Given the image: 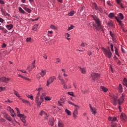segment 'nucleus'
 <instances>
[{
    "label": "nucleus",
    "mask_w": 127,
    "mask_h": 127,
    "mask_svg": "<svg viewBox=\"0 0 127 127\" xmlns=\"http://www.w3.org/2000/svg\"><path fill=\"white\" fill-rule=\"evenodd\" d=\"M74 11H70V12H69L68 14V15H69V16H73V15H74Z\"/></svg>",
    "instance_id": "37"
},
{
    "label": "nucleus",
    "mask_w": 127,
    "mask_h": 127,
    "mask_svg": "<svg viewBox=\"0 0 127 127\" xmlns=\"http://www.w3.org/2000/svg\"><path fill=\"white\" fill-rule=\"evenodd\" d=\"M116 2H117L118 4H121L122 3V0H116Z\"/></svg>",
    "instance_id": "55"
},
{
    "label": "nucleus",
    "mask_w": 127,
    "mask_h": 127,
    "mask_svg": "<svg viewBox=\"0 0 127 127\" xmlns=\"http://www.w3.org/2000/svg\"><path fill=\"white\" fill-rule=\"evenodd\" d=\"M2 31H3V33H7V30H6V29H3V30H2Z\"/></svg>",
    "instance_id": "59"
},
{
    "label": "nucleus",
    "mask_w": 127,
    "mask_h": 127,
    "mask_svg": "<svg viewBox=\"0 0 127 127\" xmlns=\"http://www.w3.org/2000/svg\"><path fill=\"white\" fill-rule=\"evenodd\" d=\"M68 103L69 104V105H72V106H74V107H78L77 105H76L75 104H73L71 101H68Z\"/></svg>",
    "instance_id": "50"
},
{
    "label": "nucleus",
    "mask_w": 127,
    "mask_h": 127,
    "mask_svg": "<svg viewBox=\"0 0 127 127\" xmlns=\"http://www.w3.org/2000/svg\"><path fill=\"white\" fill-rule=\"evenodd\" d=\"M10 79V78L4 76H2L0 78V81H1V82H3V83H8V81H9Z\"/></svg>",
    "instance_id": "11"
},
{
    "label": "nucleus",
    "mask_w": 127,
    "mask_h": 127,
    "mask_svg": "<svg viewBox=\"0 0 127 127\" xmlns=\"http://www.w3.org/2000/svg\"><path fill=\"white\" fill-rule=\"evenodd\" d=\"M40 73L41 74V75L43 77L44 76V75H45L46 74V70H42L41 72H40Z\"/></svg>",
    "instance_id": "34"
},
{
    "label": "nucleus",
    "mask_w": 127,
    "mask_h": 127,
    "mask_svg": "<svg viewBox=\"0 0 127 127\" xmlns=\"http://www.w3.org/2000/svg\"><path fill=\"white\" fill-rule=\"evenodd\" d=\"M78 68H79V70L80 71L81 73H82V74H86V72H87L86 68L84 67L82 68L81 66H78Z\"/></svg>",
    "instance_id": "16"
},
{
    "label": "nucleus",
    "mask_w": 127,
    "mask_h": 127,
    "mask_svg": "<svg viewBox=\"0 0 127 127\" xmlns=\"http://www.w3.org/2000/svg\"><path fill=\"white\" fill-rule=\"evenodd\" d=\"M3 118H4V119H6V120L8 121L9 122H11V121H12L11 117H10V116H9L8 114L6 113H3Z\"/></svg>",
    "instance_id": "13"
},
{
    "label": "nucleus",
    "mask_w": 127,
    "mask_h": 127,
    "mask_svg": "<svg viewBox=\"0 0 127 127\" xmlns=\"http://www.w3.org/2000/svg\"><path fill=\"white\" fill-rule=\"evenodd\" d=\"M58 127H64V124H63L61 122H59L58 123Z\"/></svg>",
    "instance_id": "36"
},
{
    "label": "nucleus",
    "mask_w": 127,
    "mask_h": 127,
    "mask_svg": "<svg viewBox=\"0 0 127 127\" xmlns=\"http://www.w3.org/2000/svg\"><path fill=\"white\" fill-rule=\"evenodd\" d=\"M6 27L8 29V30H10L11 29H12V28H13V25H12V24L7 25L6 26Z\"/></svg>",
    "instance_id": "20"
},
{
    "label": "nucleus",
    "mask_w": 127,
    "mask_h": 127,
    "mask_svg": "<svg viewBox=\"0 0 127 127\" xmlns=\"http://www.w3.org/2000/svg\"><path fill=\"white\" fill-rule=\"evenodd\" d=\"M7 110L9 111V112H10V113H11V117L14 118V116H15V113H14V111L13 110V109H11V107L8 106L7 108Z\"/></svg>",
    "instance_id": "12"
},
{
    "label": "nucleus",
    "mask_w": 127,
    "mask_h": 127,
    "mask_svg": "<svg viewBox=\"0 0 127 127\" xmlns=\"http://www.w3.org/2000/svg\"><path fill=\"white\" fill-rule=\"evenodd\" d=\"M102 49L106 57H107L109 59H111L112 57V52H111V50H110V48H109L108 50L105 49V48H102Z\"/></svg>",
    "instance_id": "5"
},
{
    "label": "nucleus",
    "mask_w": 127,
    "mask_h": 127,
    "mask_svg": "<svg viewBox=\"0 0 127 127\" xmlns=\"http://www.w3.org/2000/svg\"><path fill=\"white\" fill-rule=\"evenodd\" d=\"M42 89L41 88H39L38 89V93L37 94V97L36 98V101L37 102V104L38 106H40L42 103H43V101H44V98L42 97H40V99H39V95H40V91H41Z\"/></svg>",
    "instance_id": "3"
},
{
    "label": "nucleus",
    "mask_w": 127,
    "mask_h": 127,
    "mask_svg": "<svg viewBox=\"0 0 127 127\" xmlns=\"http://www.w3.org/2000/svg\"><path fill=\"white\" fill-rule=\"evenodd\" d=\"M91 78L93 80H97L98 78H100V75L98 73L92 72L91 73Z\"/></svg>",
    "instance_id": "10"
},
{
    "label": "nucleus",
    "mask_w": 127,
    "mask_h": 127,
    "mask_svg": "<svg viewBox=\"0 0 127 127\" xmlns=\"http://www.w3.org/2000/svg\"><path fill=\"white\" fill-rule=\"evenodd\" d=\"M57 62H56V64H58V63H60L61 60L59 58L56 59Z\"/></svg>",
    "instance_id": "58"
},
{
    "label": "nucleus",
    "mask_w": 127,
    "mask_h": 127,
    "mask_svg": "<svg viewBox=\"0 0 127 127\" xmlns=\"http://www.w3.org/2000/svg\"><path fill=\"white\" fill-rule=\"evenodd\" d=\"M18 9L21 13H23V14L25 13V11H24V10L22 9V8H21V7H19Z\"/></svg>",
    "instance_id": "27"
},
{
    "label": "nucleus",
    "mask_w": 127,
    "mask_h": 127,
    "mask_svg": "<svg viewBox=\"0 0 127 127\" xmlns=\"http://www.w3.org/2000/svg\"><path fill=\"white\" fill-rule=\"evenodd\" d=\"M15 110L17 111V115H19V114H20V112L19 111V109H18V108L16 107Z\"/></svg>",
    "instance_id": "48"
},
{
    "label": "nucleus",
    "mask_w": 127,
    "mask_h": 127,
    "mask_svg": "<svg viewBox=\"0 0 127 127\" xmlns=\"http://www.w3.org/2000/svg\"><path fill=\"white\" fill-rule=\"evenodd\" d=\"M2 48H4L6 47V45L5 43H3L2 45L1 46Z\"/></svg>",
    "instance_id": "61"
},
{
    "label": "nucleus",
    "mask_w": 127,
    "mask_h": 127,
    "mask_svg": "<svg viewBox=\"0 0 127 127\" xmlns=\"http://www.w3.org/2000/svg\"><path fill=\"white\" fill-rule=\"evenodd\" d=\"M115 54L117 55L118 56H120V54H119V51L118 50V48L117 47H115Z\"/></svg>",
    "instance_id": "31"
},
{
    "label": "nucleus",
    "mask_w": 127,
    "mask_h": 127,
    "mask_svg": "<svg viewBox=\"0 0 127 127\" xmlns=\"http://www.w3.org/2000/svg\"><path fill=\"white\" fill-rule=\"evenodd\" d=\"M109 121H111L112 122H116L117 121V118L116 117H109Z\"/></svg>",
    "instance_id": "25"
},
{
    "label": "nucleus",
    "mask_w": 127,
    "mask_h": 127,
    "mask_svg": "<svg viewBox=\"0 0 127 127\" xmlns=\"http://www.w3.org/2000/svg\"><path fill=\"white\" fill-rule=\"evenodd\" d=\"M31 40H32L31 38L29 37V38H27L26 41V42H31Z\"/></svg>",
    "instance_id": "42"
},
{
    "label": "nucleus",
    "mask_w": 127,
    "mask_h": 127,
    "mask_svg": "<svg viewBox=\"0 0 127 127\" xmlns=\"http://www.w3.org/2000/svg\"><path fill=\"white\" fill-rule=\"evenodd\" d=\"M108 25H109V26H111L112 27H113V26H114V25L113 24V23H112V22H109L107 23Z\"/></svg>",
    "instance_id": "47"
},
{
    "label": "nucleus",
    "mask_w": 127,
    "mask_h": 127,
    "mask_svg": "<svg viewBox=\"0 0 127 127\" xmlns=\"http://www.w3.org/2000/svg\"><path fill=\"white\" fill-rule=\"evenodd\" d=\"M125 102V99L124 98V96H122L118 100V104L119 105V109L121 111L122 110V108H121V106L123 104V103Z\"/></svg>",
    "instance_id": "8"
},
{
    "label": "nucleus",
    "mask_w": 127,
    "mask_h": 127,
    "mask_svg": "<svg viewBox=\"0 0 127 127\" xmlns=\"http://www.w3.org/2000/svg\"><path fill=\"white\" fill-rule=\"evenodd\" d=\"M45 96H46V93L44 92L42 93V96L41 97H42L43 98V97H45Z\"/></svg>",
    "instance_id": "64"
},
{
    "label": "nucleus",
    "mask_w": 127,
    "mask_h": 127,
    "mask_svg": "<svg viewBox=\"0 0 127 127\" xmlns=\"http://www.w3.org/2000/svg\"><path fill=\"white\" fill-rule=\"evenodd\" d=\"M80 46H81L82 47H85V46H87V44L82 43L80 45Z\"/></svg>",
    "instance_id": "49"
},
{
    "label": "nucleus",
    "mask_w": 127,
    "mask_h": 127,
    "mask_svg": "<svg viewBox=\"0 0 127 127\" xmlns=\"http://www.w3.org/2000/svg\"><path fill=\"white\" fill-rule=\"evenodd\" d=\"M38 26V24H36L33 27V30L34 31H36L37 30V27Z\"/></svg>",
    "instance_id": "32"
},
{
    "label": "nucleus",
    "mask_w": 127,
    "mask_h": 127,
    "mask_svg": "<svg viewBox=\"0 0 127 127\" xmlns=\"http://www.w3.org/2000/svg\"><path fill=\"white\" fill-rule=\"evenodd\" d=\"M59 80H60V81H61V83H64V79H63L62 77H61V75H60V74L59 75V77H58Z\"/></svg>",
    "instance_id": "30"
},
{
    "label": "nucleus",
    "mask_w": 127,
    "mask_h": 127,
    "mask_svg": "<svg viewBox=\"0 0 127 127\" xmlns=\"http://www.w3.org/2000/svg\"><path fill=\"white\" fill-rule=\"evenodd\" d=\"M124 14L122 13H119L118 14V17L115 16V19H116L117 21L119 23V25L121 26V28H123V26L124 25V23H123V22L121 20H123L124 19Z\"/></svg>",
    "instance_id": "2"
},
{
    "label": "nucleus",
    "mask_w": 127,
    "mask_h": 127,
    "mask_svg": "<svg viewBox=\"0 0 127 127\" xmlns=\"http://www.w3.org/2000/svg\"><path fill=\"white\" fill-rule=\"evenodd\" d=\"M41 77H43V76H42V74H41V73L40 72V73H39L37 74V78L38 79H40V78H41Z\"/></svg>",
    "instance_id": "41"
},
{
    "label": "nucleus",
    "mask_w": 127,
    "mask_h": 127,
    "mask_svg": "<svg viewBox=\"0 0 127 127\" xmlns=\"http://www.w3.org/2000/svg\"><path fill=\"white\" fill-rule=\"evenodd\" d=\"M120 118L123 122H126V120H127V116L125 113H122L120 116Z\"/></svg>",
    "instance_id": "15"
},
{
    "label": "nucleus",
    "mask_w": 127,
    "mask_h": 127,
    "mask_svg": "<svg viewBox=\"0 0 127 127\" xmlns=\"http://www.w3.org/2000/svg\"><path fill=\"white\" fill-rule=\"evenodd\" d=\"M26 97H27V98H28V99H30L31 100H32V95H30L29 94H27Z\"/></svg>",
    "instance_id": "46"
},
{
    "label": "nucleus",
    "mask_w": 127,
    "mask_h": 127,
    "mask_svg": "<svg viewBox=\"0 0 127 127\" xmlns=\"http://www.w3.org/2000/svg\"><path fill=\"white\" fill-rule=\"evenodd\" d=\"M67 94L68 95H69V96H72V97H75V96L74 95V93H73V92H68L67 93Z\"/></svg>",
    "instance_id": "44"
},
{
    "label": "nucleus",
    "mask_w": 127,
    "mask_h": 127,
    "mask_svg": "<svg viewBox=\"0 0 127 127\" xmlns=\"http://www.w3.org/2000/svg\"><path fill=\"white\" fill-rule=\"evenodd\" d=\"M91 111L92 115H96V114H97V109H96V108H93L92 109H91Z\"/></svg>",
    "instance_id": "24"
},
{
    "label": "nucleus",
    "mask_w": 127,
    "mask_h": 127,
    "mask_svg": "<svg viewBox=\"0 0 127 127\" xmlns=\"http://www.w3.org/2000/svg\"><path fill=\"white\" fill-rule=\"evenodd\" d=\"M56 79V77L55 76H52L49 78V79L47 80V86H49L51 83H53L54 82V80Z\"/></svg>",
    "instance_id": "9"
},
{
    "label": "nucleus",
    "mask_w": 127,
    "mask_h": 127,
    "mask_svg": "<svg viewBox=\"0 0 127 127\" xmlns=\"http://www.w3.org/2000/svg\"><path fill=\"white\" fill-rule=\"evenodd\" d=\"M9 103V104H11L12 103V101L9 100V99H7V100L5 101V103Z\"/></svg>",
    "instance_id": "53"
},
{
    "label": "nucleus",
    "mask_w": 127,
    "mask_h": 127,
    "mask_svg": "<svg viewBox=\"0 0 127 127\" xmlns=\"http://www.w3.org/2000/svg\"><path fill=\"white\" fill-rule=\"evenodd\" d=\"M61 83L62 85H63V86H64V89H67V86L65 84V80H64V83H63L62 82H61Z\"/></svg>",
    "instance_id": "38"
},
{
    "label": "nucleus",
    "mask_w": 127,
    "mask_h": 127,
    "mask_svg": "<svg viewBox=\"0 0 127 127\" xmlns=\"http://www.w3.org/2000/svg\"><path fill=\"white\" fill-rule=\"evenodd\" d=\"M101 89L105 93H107V92H108V89L104 86H101Z\"/></svg>",
    "instance_id": "26"
},
{
    "label": "nucleus",
    "mask_w": 127,
    "mask_h": 127,
    "mask_svg": "<svg viewBox=\"0 0 127 127\" xmlns=\"http://www.w3.org/2000/svg\"><path fill=\"white\" fill-rule=\"evenodd\" d=\"M4 21V20H3V19L0 17V22H1V23H3Z\"/></svg>",
    "instance_id": "63"
},
{
    "label": "nucleus",
    "mask_w": 127,
    "mask_h": 127,
    "mask_svg": "<svg viewBox=\"0 0 127 127\" xmlns=\"http://www.w3.org/2000/svg\"><path fill=\"white\" fill-rule=\"evenodd\" d=\"M65 112L67 114L68 116H71V112L67 109H65Z\"/></svg>",
    "instance_id": "40"
},
{
    "label": "nucleus",
    "mask_w": 127,
    "mask_h": 127,
    "mask_svg": "<svg viewBox=\"0 0 127 127\" xmlns=\"http://www.w3.org/2000/svg\"><path fill=\"white\" fill-rule=\"evenodd\" d=\"M44 119L45 121H48L49 119L48 124L50 126H52L54 125V119L53 118L49 116L48 114H47L44 116Z\"/></svg>",
    "instance_id": "4"
},
{
    "label": "nucleus",
    "mask_w": 127,
    "mask_h": 127,
    "mask_svg": "<svg viewBox=\"0 0 127 127\" xmlns=\"http://www.w3.org/2000/svg\"><path fill=\"white\" fill-rule=\"evenodd\" d=\"M111 51H114V45L113 44H110Z\"/></svg>",
    "instance_id": "52"
},
{
    "label": "nucleus",
    "mask_w": 127,
    "mask_h": 127,
    "mask_svg": "<svg viewBox=\"0 0 127 127\" xmlns=\"http://www.w3.org/2000/svg\"><path fill=\"white\" fill-rule=\"evenodd\" d=\"M0 121L2 123H5V120L2 118H1L0 119Z\"/></svg>",
    "instance_id": "56"
},
{
    "label": "nucleus",
    "mask_w": 127,
    "mask_h": 127,
    "mask_svg": "<svg viewBox=\"0 0 127 127\" xmlns=\"http://www.w3.org/2000/svg\"><path fill=\"white\" fill-rule=\"evenodd\" d=\"M17 117L20 118L21 121L24 123V126H27V124H26V121L25 120V119H26V116L23 115V114H19L17 115Z\"/></svg>",
    "instance_id": "7"
},
{
    "label": "nucleus",
    "mask_w": 127,
    "mask_h": 127,
    "mask_svg": "<svg viewBox=\"0 0 127 127\" xmlns=\"http://www.w3.org/2000/svg\"><path fill=\"white\" fill-rule=\"evenodd\" d=\"M107 3L108 5H110V6H111L112 5V3H111L110 1H107Z\"/></svg>",
    "instance_id": "62"
},
{
    "label": "nucleus",
    "mask_w": 127,
    "mask_h": 127,
    "mask_svg": "<svg viewBox=\"0 0 127 127\" xmlns=\"http://www.w3.org/2000/svg\"><path fill=\"white\" fill-rule=\"evenodd\" d=\"M110 34L111 37H112L113 39H114V37H115V34L112 32V31H110Z\"/></svg>",
    "instance_id": "43"
},
{
    "label": "nucleus",
    "mask_w": 127,
    "mask_h": 127,
    "mask_svg": "<svg viewBox=\"0 0 127 127\" xmlns=\"http://www.w3.org/2000/svg\"><path fill=\"white\" fill-rule=\"evenodd\" d=\"M50 27L52 29H54V30H57V27L54 26V25H51Z\"/></svg>",
    "instance_id": "35"
},
{
    "label": "nucleus",
    "mask_w": 127,
    "mask_h": 127,
    "mask_svg": "<svg viewBox=\"0 0 127 127\" xmlns=\"http://www.w3.org/2000/svg\"><path fill=\"white\" fill-rule=\"evenodd\" d=\"M45 101H51V98L49 96L45 97Z\"/></svg>",
    "instance_id": "39"
},
{
    "label": "nucleus",
    "mask_w": 127,
    "mask_h": 127,
    "mask_svg": "<svg viewBox=\"0 0 127 127\" xmlns=\"http://www.w3.org/2000/svg\"><path fill=\"white\" fill-rule=\"evenodd\" d=\"M123 84L124 86H126V87H127V78H124Z\"/></svg>",
    "instance_id": "23"
},
{
    "label": "nucleus",
    "mask_w": 127,
    "mask_h": 127,
    "mask_svg": "<svg viewBox=\"0 0 127 127\" xmlns=\"http://www.w3.org/2000/svg\"><path fill=\"white\" fill-rule=\"evenodd\" d=\"M13 92L15 95L18 98H20V96L19 95V93H18V92L16 91L15 89L13 90Z\"/></svg>",
    "instance_id": "21"
},
{
    "label": "nucleus",
    "mask_w": 127,
    "mask_h": 127,
    "mask_svg": "<svg viewBox=\"0 0 127 127\" xmlns=\"http://www.w3.org/2000/svg\"><path fill=\"white\" fill-rule=\"evenodd\" d=\"M111 97V101L113 105L116 106L117 105V100H118V96L112 94L110 95Z\"/></svg>",
    "instance_id": "6"
},
{
    "label": "nucleus",
    "mask_w": 127,
    "mask_h": 127,
    "mask_svg": "<svg viewBox=\"0 0 127 127\" xmlns=\"http://www.w3.org/2000/svg\"><path fill=\"white\" fill-rule=\"evenodd\" d=\"M22 102L24 104H26L27 106H30V107H31V105L30 104V103L29 102V101L26 100L25 99H22Z\"/></svg>",
    "instance_id": "17"
},
{
    "label": "nucleus",
    "mask_w": 127,
    "mask_h": 127,
    "mask_svg": "<svg viewBox=\"0 0 127 127\" xmlns=\"http://www.w3.org/2000/svg\"><path fill=\"white\" fill-rule=\"evenodd\" d=\"M77 115H78V111L77 109H75L73 112V118H77Z\"/></svg>",
    "instance_id": "19"
},
{
    "label": "nucleus",
    "mask_w": 127,
    "mask_h": 127,
    "mask_svg": "<svg viewBox=\"0 0 127 127\" xmlns=\"http://www.w3.org/2000/svg\"><path fill=\"white\" fill-rule=\"evenodd\" d=\"M47 113H45V112L43 111V110L41 111L39 113L40 116L42 117V116H45Z\"/></svg>",
    "instance_id": "28"
},
{
    "label": "nucleus",
    "mask_w": 127,
    "mask_h": 127,
    "mask_svg": "<svg viewBox=\"0 0 127 127\" xmlns=\"http://www.w3.org/2000/svg\"><path fill=\"white\" fill-rule=\"evenodd\" d=\"M123 86L122 84H120L119 85V93H123Z\"/></svg>",
    "instance_id": "22"
},
{
    "label": "nucleus",
    "mask_w": 127,
    "mask_h": 127,
    "mask_svg": "<svg viewBox=\"0 0 127 127\" xmlns=\"http://www.w3.org/2000/svg\"><path fill=\"white\" fill-rule=\"evenodd\" d=\"M91 16L95 22V29H96L97 31L101 30V29H102V22L101 21V20H100L99 18H98V17L95 15H92Z\"/></svg>",
    "instance_id": "1"
},
{
    "label": "nucleus",
    "mask_w": 127,
    "mask_h": 127,
    "mask_svg": "<svg viewBox=\"0 0 127 127\" xmlns=\"http://www.w3.org/2000/svg\"><path fill=\"white\" fill-rule=\"evenodd\" d=\"M1 12L2 13V15H3V16H7L8 17H10V14L6 12V11H5V10L3 8L1 9Z\"/></svg>",
    "instance_id": "14"
},
{
    "label": "nucleus",
    "mask_w": 127,
    "mask_h": 127,
    "mask_svg": "<svg viewBox=\"0 0 127 127\" xmlns=\"http://www.w3.org/2000/svg\"><path fill=\"white\" fill-rule=\"evenodd\" d=\"M89 25L91 27H93V26L95 27V26H96V24H95V23L94 22H91L90 23H89Z\"/></svg>",
    "instance_id": "33"
},
{
    "label": "nucleus",
    "mask_w": 127,
    "mask_h": 127,
    "mask_svg": "<svg viewBox=\"0 0 127 127\" xmlns=\"http://www.w3.org/2000/svg\"><path fill=\"white\" fill-rule=\"evenodd\" d=\"M5 90V87H0V92H2Z\"/></svg>",
    "instance_id": "51"
},
{
    "label": "nucleus",
    "mask_w": 127,
    "mask_h": 127,
    "mask_svg": "<svg viewBox=\"0 0 127 127\" xmlns=\"http://www.w3.org/2000/svg\"><path fill=\"white\" fill-rule=\"evenodd\" d=\"M108 17H110V18H113V17H115V13H110L108 15Z\"/></svg>",
    "instance_id": "29"
},
{
    "label": "nucleus",
    "mask_w": 127,
    "mask_h": 127,
    "mask_svg": "<svg viewBox=\"0 0 127 127\" xmlns=\"http://www.w3.org/2000/svg\"><path fill=\"white\" fill-rule=\"evenodd\" d=\"M92 6H93V8H94L95 9V10H99L100 11V8L99 7H98V6L97 5V4H96V3H93Z\"/></svg>",
    "instance_id": "18"
},
{
    "label": "nucleus",
    "mask_w": 127,
    "mask_h": 127,
    "mask_svg": "<svg viewBox=\"0 0 127 127\" xmlns=\"http://www.w3.org/2000/svg\"><path fill=\"white\" fill-rule=\"evenodd\" d=\"M0 4H4V1L3 0H0Z\"/></svg>",
    "instance_id": "60"
},
{
    "label": "nucleus",
    "mask_w": 127,
    "mask_h": 127,
    "mask_svg": "<svg viewBox=\"0 0 127 127\" xmlns=\"http://www.w3.org/2000/svg\"><path fill=\"white\" fill-rule=\"evenodd\" d=\"M74 28V26L73 25H71L70 27H68V28L67 29L68 31H70L71 29H73Z\"/></svg>",
    "instance_id": "45"
},
{
    "label": "nucleus",
    "mask_w": 127,
    "mask_h": 127,
    "mask_svg": "<svg viewBox=\"0 0 127 127\" xmlns=\"http://www.w3.org/2000/svg\"><path fill=\"white\" fill-rule=\"evenodd\" d=\"M43 58H45V59H46V60H47V55H46V54H44L43 55Z\"/></svg>",
    "instance_id": "54"
},
{
    "label": "nucleus",
    "mask_w": 127,
    "mask_h": 127,
    "mask_svg": "<svg viewBox=\"0 0 127 127\" xmlns=\"http://www.w3.org/2000/svg\"><path fill=\"white\" fill-rule=\"evenodd\" d=\"M26 10L27 12H28L29 13H30V12H31V10H30V9L27 8H26Z\"/></svg>",
    "instance_id": "57"
}]
</instances>
